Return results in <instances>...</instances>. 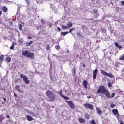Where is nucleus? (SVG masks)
I'll return each mask as SVG.
<instances>
[{"label": "nucleus", "mask_w": 124, "mask_h": 124, "mask_svg": "<svg viewBox=\"0 0 124 124\" xmlns=\"http://www.w3.org/2000/svg\"><path fill=\"white\" fill-rule=\"evenodd\" d=\"M97 92L98 93L104 94L106 97H108L109 96L108 91L105 89L104 86H100L97 90Z\"/></svg>", "instance_id": "f257e3e1"}, {"label": "nucleus", "mask_w": 124, "mask_h": 124, "mask_svg": "<svg viewBox=\"0 0 124 124\" xmlns=\"http://www.w3.org/2000/svg\"><path fill=\"white\" fill-rule=\"evenodd\" d=\"M46 94L50 101H53L55 100L56 95L52 92L50 90H47L46 91Z\"/></svg>", "instance_id": "f03ea898"}, {"label": "nucleus", "mask_w": 124, "mask_h": 124, "mask_svg": "<svg viewBox=\"0 0 124 124\" xmlns=\"http://www.w3.org/2000/svg\"><path fill=\"white\" fill-rule=\"evenodd\" d=\"M22 54L25 56L31 59H33L34 57V54L33 53L29 52V51L27 50L23 51Z\"/></svg>", "instance_id": "7ed1b4c3"}, {"label": "nucleus", "mask_w": 124, "mask_h": 124, "mask_svg": "<svg viewBox=\"0 0 124 124\" xmlns=\"http://www.w3.org/2000/svg\"><path fill=\"white\" fill-rule=\"evenodd\" d=\"M100 72L102 74L108 76L111 78H114V76L111 73H108L102 70H100Z\"/></svg>", "instance_id": "20e7f679"}, {"label": "nucleus", "mask_w": 124, "mask_h": 124, "mask_svg": "<svg viewBox=\"0 0 124 124\" xmlns=\"http://www.w3.org/2000/svg\"><path fill=\"white\" fill-rule=\"evenodd\" d=\"M65 102H67L68 104L69 105L70 107L72 109H74L75 108L74 105L71 101H65Z\"/></svg>", "instance_id": "39448f33"}, {"label": "nucleus", "mask_w": 124, "mask_h": 124, "mask_svg": "<svg viewBox=\"0 0 124 124\" xmlns=\"http://www.w3.org/2000/svg\"><path fill=\"white\" fill-rule=\"evenodd\" d=\"M58 93L60 95L61 97L63 98L64 99H65L66 100H67L69 99V97L64 96L63 95L62 93V90H60V91L58 92Z\"/></svg>", "instance_id": "423d86ee"}, {"label": "nucleus", "mask_w": 124, "mask_h": 124, "mask_svg": "<svg viewBox=\"0 0 124 124\" xmlns=\"http://www.w3.org/2000/svg\"><path fill=\"white\" fill-rule=\"evenodd\" d=\"M84 105L86 108L88 107L90 109L93 110V106L89 103H86L84 104Z\"/></svg>", "instance_id": "0eeeda50"}, {"label": "nucleus", "mask_w": 124, "mask_h": 124, "mask_svg": "<svg viewBox=\"0 0 124 124\" xmlns=\"http://www.w3.org/2000/svg\"><path fill=\"white\" fill-rule=\"evenodd\" d=\"M98 70L97 68H96L95 70L93 71V79H95L96 77V75L98 72Z\"/></svg>", "instance_id": "6e6552de"}, {"label": "nucleus", "mask_w": 124, "mask_h": 124, "mask_svg": "<svg viewBox=\"0 0 124 124\" xmlns=\"http://www.w3.org/2000/svg\"><path fill=\"white\" fill-rule=\"evenodd\" d=\"M28 79V78L25 76H24V77H23V80L25 83L26 84H28L29 82V81Z\"/></svg>", "instance_id": "1a4fd4ad"}, {"label": "nucleus", "mask_w": 124, "mask_h": 124, "mask_svg": "<svg viewBox=\"0 0 124 124\" xmlns=\"http://www.w3.org/2000/svg\"><path fill=\"white\" fill-rule=\"evenodd\" d=\"M87 82L85 80H84L83 82V85L84 88L85 89H87Z\"/></svg>", "instance_id": "9d476101"}, {"label": "nucleus", "mask_w": 124, "mask_h": 124, "mask_svg": "<svg viewBox=\"0 0 124 124\" xmlns=\"http://www.w3.org/2000/svg\"><path fill=\"white\" fill-rule=\"evenodd\" d=\"M11 60V58L10 57H7L5 58L6 62L7 63L9 62Z\"/></svg>", "instance_id": "9b49d317"}, {"label": "nucleus", "mask_w": 124, "mask_h": 124, "mask_svg": "<svg viewBox=\"0 0 124 124\" xmlns=\"http://www.w3.org/2000/svg\"><path fill=\"white\" fill-rule=\"evenodd\" d=\"M113 113L115 115L118 114V111L117 109H113L112 110Z\"/></svg>", "instance_id": "f8f14e48"}, {"label": "nucleus", "mask_w": 124, "mask_h": 124, "mask_svg": "<svg viewBox=\"0 0 124 124\" xmlns=\"http://www.w3.org/2000/svg\"><path fill=\"white\" fill-rule=\"evenodd\" d=\"M1 9L2 10L3 12H5L8 11L7 8L5 6H3L1 7Z\"/></svg>", "instance_id": "ddd939ff"}, {"label": "nucleus", "mask_w": 124, "mask_h": 124, "mask_svg": "<svg viewBox=\"0 0 124 124\" xmlns=\"http://www.w3.org/2000/svg\"><path fill=\"white\" fill-rule=\"evenodd\" d=\"M26 117L27 120L29 121H31L33 120V118L31 116L27 115L26 116Z\"/></svg>", "instance_id": "4468645a"}, {"label": "nucleus", "mask_w": 124, "mask_h": 124, "mask_svg": "<svg viewBox=\"0 0 124 124\" xmlns=\"http://www.w3.org/2000/svg\"><path fill=\"white\" fill-rule=\"evenodd\" d=\"M78 121L80 123H82L85 121V120L83 118H80L78 119Z\"/></svg>", "instance_id": "2eb2a0df"}, {"label": "nucleus", "mask_w": 124, "mask_h": 124, "mask_svg": "<svg viewBox=\"0 0 124 124\" xmlns=\"http://www.w3.org/2000/svg\"><path fill=\"white\" fill-rule=\"evenodd\" d=\"M72 23L70 22H68L67 24V27H71L72 26Z\"/></svg>", "instance_id": "dca6fc26"}, {"label": "nucleus", "mask_w": 124, "mask_h": 124, "mask_svg": "<svg viewBox=\"0 0 124 124\" xmlns=\"http://www.w3.org/2000/svg\"><path fill=\"white\" fill-rule=\"evenodd\" d=\"M16 42H13L11 46L10 47V49L11 50L13 49L14 48V45H16Z\"/></svg>", "instance_id": "f3484780"}, {"label": "nucleus", "mask_w": 124, "mask_h": 124, "mask_svg": "<svg viewBox=\"0 0 124 124\" xmlns=\"http://www.w3.org/2000/svg\"><path fill=\"white\" fill-rule=\"evenodd\" d=\"M97 112L98 114L100 115L101 116V113L102 112V111H101L100 108H98L97 109Z\"/></svg>", "instance_id": "a211bd4d"}, {"label": "nucleus", "mask_w": 124, "mask_h": 124, "mask_svg": "<svg viewBox=\"0 0 124 124\" xmlns=\"http://www.w3.org/2000/svg\"><path fill=\"white\" fill-rule=\"evenodd\" d=\"M85 118L87 119H88L90 118V116L88 113H85Z\"/></svg>", "instance_id": "6ab92c4d"}, {"label": "nucleus", "mask_w": 124, "mask_h": 124, "mask_svg": "<svg viewBox=\"0 0 124 124\" xmlns=\"http://www.w3.org/2000/svg\"><path fill=\"white\" fill-rule=\"evenodd\" d=\"M108 93H109V96H109L108 97H108V98H111L113 97H114L115 95V93H112L111 94V96H110V93L109 92H108Z\"/></svg>", "instance_id": "aec40b11"}, {"label": "nucleus", "mask_w": 124, "mask_h": 124, "mask_svg": "<svg viewBox=\"0 0 124 124\" xmlns=\"http://www.w3.org/2000/svg\"><path fill=\"white\" fill-rule=\"evenodd\" d=\"M33 43V41H31L29 42H26V44L27 46H28L32 44Z\"/></svg>", "instance_id": "412c9836"}, {"label": "nucleus", "mask_w": 124, "mask_h": 124, "mask_svg": "<svg viewBox=\"0 0 124 124\" xmlns=\"http://www.w3.org/2000/svg\"><path fill=\"white\" fill-rule=\"evenodd\" d=\"M19 86L18 85H17L16 86L15 88L19 92H21V91L19 89Z\"/></svg>", "instance_id": "4be33fe9"}, {"label": "nucleus", "mask_w": 124, "mask_h": 124, "mask_svg": "<svg viewBox=\"0 0 124 124\" xmlns=\"http://www.w3.org/2000/svg\"><path fill=\"white\" fill-rule=\"evenodd\" d=\"M119 60H124V54H123L119 57Z\"/></svg>", "instance_id": "5701e85b"}, {"label": "nucleus", "mask_w": 124, "mask_h": 124, "mask_svg": "<svg viewBox=\"0 0 124 124\" xmlns=\"http://www.w3.org/2000/svg\"><path fill=\"white\" fill-rule=\"evenodd\" d=\"M76 70L75 69V68H74L73 69V70L72 71V75L73 76H74L76 74Z\"/></svg>", "instance_id": "b1692460"}, {"label": "nucleus", "mask_w": 124, "mask_h": 124, "mask_svg": "<svg viewBox=\"0 0 124 124\" xmlns=\"http://www.w3.org/2000/svg\"><path fill=\"white\" fill-rule=\"evenodd\" d=\"M89 123L92 124H96L95 121L93 119L92 120H91L89 122Z\"/></svg>", "instance_id": "393cba45"}, {"label": "nucleus", "mask_w": 124, "mask_h": 124, "mask_svg": "<svg viewBox=\"0 0 124 124\" xmlns=\"http://www.w3.org/2000/svg\"><path fill=\"white\" fill-rule=\"evenodd\" d=\"M68 33H69L68 32H62L61 33V35H63V36H64L65 35L68 34Z\"/></svg>", "instance_id": "a878e982"}, {"label": "nucleus", "mask_w": 124, "mask_h": 124, "mask_svg": "<svg viewBox=\"0 0 124 124\" xmlns=\"http://www.w3.org/2000/svg\"><path fill=\"white\" fill-rule=\"evenodd\" d=\"M23 42V40L22 38H21L19 39V43H22Z\"/></svg>", "instance_id": "bb28decb"}, {"label": "nucleus", "mask_w": 124, "mask_h": 124, "mask_svg": "<svg viewBox=\"0 0 124 124\" xmlns=\"http://www.w3.org/2000/svg\"><path fill=\"white\" fill-rule=\"evenodd\" d=\"M55 47V48L57 50H59L60 49V46L59 45L56 46Z\"/></svg>", "instance_id": "cd10ccee"}, {"label": "nucleus", "mask_w": 124, "mask_h": 124, "mask_svg": "<svg viewBox=\"0 0 124 124\" xmlns=\"http://www.w3.org/2000/svg\"><path fill=\"white\" fill-rule=\"evenodd\" d=\"M46 49L47 51L48 50L50 49V46L48 44L46 46Z\"/></svg>", "instance_id": "c85d7f7f"}, {"label": "nucleus", "mask_w": 124, "mask_h": 124, "mask_svg": "<svg viewBox=\"0 0 124 124\" xmlns=\"http://www.w3.org/2000/svg\"><path fill=\"white\" fill-rule=\"evenodd\" d=\"M114 43H115V45L116 47H117L118 46H119V44L117 42H115Z\"/></svg>", "instance_id": "c756f323"}, {"label": "nucleus", "mask_w": 124, "mask_h": 124, "mask_svg": "<svg viewBox=\"0 0 124 124\" xmlns=\"http://www.w3.org/2000/svg\"><path fill=\"white\" fill-rule=\"evenodd\" d=\"M62 27L64 29H67L68 28L67 26H65L64 25H62Z\"/></svg>", "instance_id": "7c9ffc66"}, {"label": "nucleus", "mask_w": 124, "mask_h": 124, "mask_svg": "<svg viewBox=\"0 0 124 124\" xmlns=\"http://www.w3.org/2000/svg\"><path fill=\"white\" fill-rule=\"evenodd\" d=\"M95 14L94 15V16L96 18H97L99 16V14L98 13H97Z\"/></svg>", "instance_id": "2f4dec72"}, {"label": "nucleus", "mask_w": 124, "mask_h": 124, "mask_svg": "<svg viewBox=\"0 0 124 124\" xmlns=\"http://www.w3.org/2000/svg\"><path fill=\"white\" fill-rule=\"evenodd\" d=\"M41 21L42 22V23L43 24H45L46 23V22L45 21V20H43L42 19H41Z\"/></svg>", "instance_id": "473e14b6"}, {"label": "nucleus", "mask_w": 124, "mask_h": 124, "mask_svg": "<svg viewBox=\"0 0 124 124\" xmlns=\"http://www.w3.org/2000/svg\"><path fill=\"white\" fill-rule=\"evenodd\" d=\"M25 0L28 5H29L30 4V0Z\"/></svg>", "instance_id": "72a5a7b5"}, {"label": "nucleus", "mask_w": 124, "mask_h": 124, "mask_svg": "<svg viewBox=\"0 0 124 124\" xmlns=\"http://www.w3.org/2000/svg\"><path fill=\"white\" fill-rule=\"evenodd\" d=\"M112 85V84L111 82H109L108 84V85L109 87H111Z\"/></svg>", "instance_id": "f704fd0d"}, {"label": "nucleus", "mask_w": 124, "mask_h": 124, "mask_svg": "<svg viewBox=\"0 0 124 124\" xmlns=\"http://www.w3.org/2000/svg\"><path fill=\"white\" fill-rule=\"evenodd\" d=\"M93 11L94 14L97 13V10L96 9H95L93 10Z\"/></svg>", "instance_id": "c9c22d12"}, {"label": "nucleus", "mask_w": 124, "mask_h": 124, "mask_svg": "<svg viewBox=\"0 0 124 124\" xmlns=\"http://www.w3.org/2000/svg\"><path fill=\"white\" fill-rule=\"evenodd\" d=\"M19 28L20 30H22V25L21 24H20L19 25Z\"/></svg>", "instance_id": "e433bc0d"}, {"label": "nucleus", "mask_w": 124, "mask_h": 124, "mask_svg": "<svg viewBox=\"0 0 124 124\" xmlns=\"http://www.w3.org/2000/svg\"><path fill=\"white\" fill-rule=\"evenodd\" d=\"M115 106V104L113 103L111 104L110 105V107L112 108H113Z\"/></svg>", "instance_id": "4c0bfd02"}, {"label": "nucleus", "mask_w": 124, "mask_h": 124, "mask_svg": "<svg viewBox=\"0 0 124 124\" xmlns=\"http://www.w3.org/2000/svg\"><path fill=\"white\" fill-rule=\"evenodd\" d=\"M74 29L73 28H72L71 29H70L69 33V32L70 33H71L72 31L73 30H74Z\"/></svg>", "instance_id": "58836bf2"}, {"label": "nucleus", "mask_w": 124, "mask_h": 124, "mask_svg": "<svg viewBox=\"0 0 124 124\" xmlns=\"http://www.w3.org/2000/svg\"><path fill=\"white\" fill-rule=\"evenodd\" d=\"M20 76L21 78H23V77H24V76L23 74H21Z\"/></svg>", "instance_id": "ea45409f"}, {"label": "nucleus", "mask_w": 124, "mask_h": 124, "mask_svg": "<svg viewBox=\"0 0 124 124\" xmlns=\"http://www.w3.org/2000/svg\"><path fill=\"white\" fill-rule=\"evenodd\" d=\"M77 35H78V36H80L81 37H82V36H81L80 34L79 33H77Z\"/></svg>", "instance_id": "a19ab883"}, {"label": "nucleus", "mask_w": 124, "mask_h": 124, "mask_svg": "<svg viewBox=\"0 0 124 124\" xmlns=\"http://www.w3.org/2000/svg\"><path fill=\"white\" fill-rule=\"evenodd\" d=\"M52 24L51 23H49L48 24V25L49 26V27H51L52 26Z\"/></svg>", "instance_id": "79ce46f5"}, {"label": "nucleus", "mask_w": 124, "mask_h": 124, "mask_svg": "<svg viewBox=\"0 0 124 124\" xmlns=\"http://www.w3.org/2000/svg\"><path fill=\"white\" fill-rule=\"evenodd\" d=\"M120 3H121L122 5H123L124 4V1L122 2H120Z\"/></svg>", "instance_id": "37998d69"}, {"label": "nucleus", "mask_w": 124, "mask_h": 124, "mask_svg": "<svg viewBox=\"0 0 124 124\" xmlns=\"http://www.w3.org/2000/svg\"><path fill=\"white\" fill-rule=\"evenodd\" d=\"M57 29H58V31L59 32H60L61 31V29H60V27H57Z\"/></svg>", "instance_id": "c03bdc74"}, {"label": "nucleus", "mask_w": 124, "mask_h": 124, "mask_svg": "<svg viewBox=\"0 0 124 124\" xmlns=\"http://www.w3.org/2000/svg\"><path fill=\"white\" fill-rule=\"evenodd\" d=\"M86 26L85 25H83L82 26V28H85Z\"/></svg>", "instance_id": "a18cd8bd"}, {"label": "nucleus", "mask_w": 124, "mask_h": 124, "mask_svg": "<svg viewBox=\"0 0 124 124\" xmlns=\"http://www.w3.org/2000/svg\"><path fill=\"white\" fill-rule=\"evenodd\" d=\"M6 116L8 118H10L9 116V115H6Z\"/></svg>", "instance_id": "49530a36"}, {"label": "nucleus", "mask_w": 124, "mask_h": 124, "mask_svg": "<svg viewBox=\"0 0 124 124\" xmlns=\"http://www.w3.org/2000/svg\"><path fill=\"white\" fill-rule=\"evenodd\" d=\"M28 38L29 39H32V38L30 36H28Z\"/></svg>", "instance_id": "de8ad7c7"}, {"label": "nucleus", "mask_w": 124, "mask_h": 124, "mask_svg": "<svg viewBox=\"0 0 124 124\" xmlns=\"http://www.w3.org/2000/svg\"><path fill=\"white\" fill-rule=\"evenodd\" d=\"M4 100V101H6V98H2Z\"/></svg>", "instance_id": "09e8293b"}, {"label": "nucleus", "mask_w": 124, "mask_h": 124, "mask_svg": "<svg viewBox=\"0 0 124 124\" xmlns=\"http://www.w3.org/2000/svg\"><path fill=\"white\" fill-rule=\"evenodd\" d=\"M118 47H119V49L121 48L122 47V46H118Z\"/></svg>", "instance_id": "8fccbe9b"}, {"label": "nucleus", "mask_w": 124, "mask_h": 124, "mask_svg": "<svg viewBox=\"0 0 124 124\" xmlns=\"http://www.w3.org/2000/svg\"><path fill=\"white\" fill-rule=\"evenodd\" d=\"M82 66L84 67H85V64L83 63V64Z\"/></svg>", "instance_id": "3c124183"}, {"label": "nucleus", "mask_w": 124, "mask_h": 124, "mask_svg": "<svg viewBox=\"0 0 124 124\" xmlns=\"http://www.w3.org/2000/svg\"><path fill=\"white\" fill-rule=\"evenodd\" d=\"M120 124H124V123L122 121L120 122Z\"/></svg>", "instance_id": "603ef678"}, {"label": "nucleus", "mask_w": 124, "mask_h": 124, "mask_svg": "<svg viewBox=\"0 0 124 124\" xmlns=\"http://www.w3.org/2000/svg\"><path fill=\"white\" fill-rule=\"evenodd\" d=\"M14 96H15V97H16V94H15V93L14 94Z\"/></svg>", "instance_id": "864d4df0"}, {"label": "nucleus", "mask_w": 124, "mask_h": 124, "mask_svg": "<svg viewBox=\"0 0 124 124\" xmlns=\"http://www.w3.org/2000/svg\"><path fill=\"white\" fill-rule=\"evenodd\" d=\"M2 12L1 11H0V16H1L2 14Z\"/></svg>", "instance_id": "5fc2aeb1"}, {"label": "nucleus", "mask_w": 124, "mask_h": 124, "mask_svg": "<svg viewBox=\"0 0 124 124\" xmlns=\"http://www.w3.org/2000/svg\"><path fill=\"white\" fill-rule=\"evenodd\" d=\"M15 29V30L16 32H18V31L16 29Z\"/></svg>", "instance_id": "6e6d98bb"}, {"label": "nucleus", "mask_w": 124, "mask_h": 124, "mask_svg": "<svg viewBox=\"0 0 124 124\" xmlns=\"http://www.w3.org/2000/svg\"><path fill=\"white\" fill-rule=\"evenodd\" d=\"M88 98H91V96H89L88 97Z\"/></svg>", "instance_id": "4d7b16f0"}, {"label": "nucleus", "mask_w": 124, "mask_h": 124, "mask_svg": "<svg viewBox=\"0 0 124 124\" xmlns=\"http://www.w3.org/2000/svg\"><path fill=\"white\" fill-rule=\"evenodd\" d=\"M1 23V22L0 21V24Z\"/></svg>", "instance_id": "13d9d810"}, {"label": "nucleus", "mask_w": 124, "mask_h": 124, "mask_svg": "<svg viewBox=\"0 0 124 124\" xmlns=\"http://www.w3.org/2000/svg\"><path fill=\"white\" fill-rule=\"evenodd\" d=\"M54 55V56H55V55Z\"/></svg>", "instance_id": "bf43d9fd"}]
</instances>
